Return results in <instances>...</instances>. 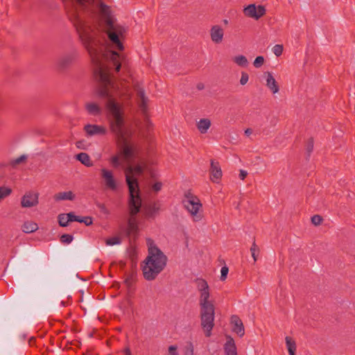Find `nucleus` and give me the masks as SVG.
Listing matches in <instances>:
<instances>
[{"mask_svg": "<svg viewBox=\"0 0 355 355\" xmlns=\"http://www.w3.org/2000/svg\"><path fill=\"white\" fill-rule=\"evenodd\" d=\"M242 13L246 18L259 20L266 13V7L257 3H250L243 6Z\"/></svg>", "mask_w": 355, "mask_h": 355, "instance_id": "423d86ee", "label": "nucleus"}, {"mask_svg": "<svg viewBox=\"0 0 355 355\" xmlns=\"http://www.w3.org/2000/svg\"><path fill=\"white\" fill-rule=\"evenodd\" d=\"M121 241V237L119 235H113L105 239V244L109 246L118 245Z\"/></svg>", "mask_w": 355, "mask_h": 355, "instance_id": "cd10ccee", "label": "nucleus"}, {"mask_svg": "<svg viewBox=\"0 0 355 355\" xmlns=\"http://www.w3.org/2000/svg\"><path fill=\"white\" fill-rule=\"evenodd\" d=\"M250 80V75L248 73L245 71H241L240 73V77H239V84L241 86H245L247 85Z\"/></svg>", "mask_w": 355, "mask_h": 355, "instance_id": "72a5a7b5", "label": "nucleus"}, {"mask_svg": "<svg viewBox=\"0 0 355 355\" xmlns=\"http://www.w3.org/2000/svg\"><path fill=\"white\" fill-rule=\"evenodd\" d=\"M230 324L233 332L239 337H243L245 334L244 326L242 320L236 315H233L230 319Z\"/></svg>", "mask_w": 355, "mask_h": 355, "instance_id": "2eb2a0df", "label": "nucleus"}, {"mask_svg": "<svg viewBox=\"0 0 355 355\" xmlns=\"http://www.w3.org/2000/svg\"><path fill=\"white\" fill-rule=\"evenodd\" d=\"M73 240V236L70 234H63L60 237V241L63 243L69 244Z\"/></svg>", "mask_w": 355, "mask_h": 355, "instance_id": "a19ab883", "label": "nucleus"}, {"mask_svg": "<svg viewBox=\"0 0 355 355\" xmlns=\"http://www.w3.org/2000/svg\"><path fill=\"white\" fill-rule=\"evenodd\" d=\"M201 326L206 337H210L214 326V312H203L201 315Z\"/></svg>", "mask_w": 355, "mask_h": 355, "instance_id": "ddd939ff", "label": "nucleus"}, {"mask_svg": "<svg viewBox=\"0 0 355 355\" xmlns=\"http://www.w3.org/2000/svg\"><path fill=\"white\" fill-rule=\"evenodd\" d=\"M250 252L254 262H256L258 259L259 254V246L255 243H253L250 248Z\"/></svg>", "mask_w": 355, "mask_h": 355, "instance_id": "2f4dec72", "label": "nucleus"}, {"mask_svg": "<svg viewBox=\"0 0 355 355\" xmlns=\"http://www.w3.org/2000/svg\"><path fill=\"white\" fill-rule=\"evenodd\" d=\"M223 171L218 162L211 159L209 168V181L215 184H220L223 179Z\"/></svg>", "mask_w": 355, "mask_h": 355, "instance_id": "9b49d317", "label": "nucleus"}, {"mask_svg": "<svg viewBox=\"0 0 355 355\" xmlns=\"http://www.w3.org/2000/svg\"><path fill=\"white\" fill-rule=\"evenodd\" d=\"M12 193V189L9 187H0V201Z\"/></svg>", "mask_w": 355, "mask_h": 355, "instance_id": "473e14b6", "label": "nucleus"}, {"mask_svg": "<svg viewBox=\"0 0 355 355\" xmlns=\"http://www.w3.org/2000/svg\"><path fill=\"white\" fill-rule=\"evenodd\" d=\"M76 159L87 167L94 166V162L92 160L90 156L85 153H80L76 155Z\"/></svg>", "mask_w": 355, "mask_h": 355, "instance_id": "6ab92c4d", "label": "nucleus"}, {"mask_svg": "<svg viewBox=\"0 0 355 355\" xmlns=\"http://www.w3.org/2000/svg\"><path fill=\"white\" fill-rule=\"evenodd\" d=\"M168 354L169 355H179L178 352V347L175 345H171L168 347Z\"/></svg>", "mask_w": 355, "mask_h": 355, "instance_id": "37998d69", "label": "nucleus"}, {"mask_svg": "<svg viewBox=\"0 0 355 355\" xmlns=\"http://www.w3.org/2000/svg\"><path fill=\"white\" fill-rule=\"evenodd\" d=\"M107 33L114 47L122 51L123 49L122 40L125 36V28L119 24L110 22L107 28Z\"/></svg>", "mask_w": 355, "mask_h": 355, "instance_id": "39448f33", "label": "nucleus"}, {"mask_svg": "<svg viewBox=\"0 0 355 355\" xmlns=\"http://www.w3.org/2000/svg\"><path fill=\"white\" fill-rule=\"evenodd\" d=\"M87 111L91 114H96L99 112V106L94 103H87L85 105Z\"/></svg>", "mask_w": 355, "mask_h": 355, "instance_id": "7c9ffc66", "label": "nucleus"}, {"mask_svg": "<svg viewBox=\"0 0 355 355\" xmlns=\"http://www.w3.org/2000/svg\"><path fill=\"white\" fill-rule=\"evenodd\" d=\"M110 163L114 167H117L120 165V157L118 155L112 156L110 159Z\"/></svg>", "mask_w": 355, "mask_h": 355, "instance_id": "4c0bfd02", "label": "nucleus"}, {"mask_svg": "<svg viewBox=\"0 0 355 355\" xmlns=\"http://www.w3.org/2000/svg\"><path fill=\"white\" fill-rule=\"evenodd\" d=\"M271 51L276 58H279L284 53V47L283 44H277L272 47Z\"/></svg>", "mask_w": 355, "mask_h": 355, "instance_id": "c756f323", "label": "nucleus"}, {"mask_svg": "<svg viewBox=\"0 0 355 355\" xmlns=\"http://www.w3.org/2000/svg\"><path fill=\"white\" fill-rule=\"evenodd\" d=\"M92 60L94 62H96L97 63V60H95V58L92 56Z\"/></svg>", "mask_w": 355, "mask_h": 355, "instance_id": "603ef678", "label": "nucleus"}, {"mask_svg": "<svg viewBox=\"0 0 355 355\" xmlns=\"http://www.w3.org/2000/svg\"><path fill=\"white\" fill-rule=\"evenodd\" d=\"M73 213L60 214L58 216V223L62 227H66L73 221Z\"/></svg>", "mask_w": 355, "mask_h": 355, "instance_id": "412c9836", "label": "nucleus"}, {"mask_svg": "<svg viewBox=\"0 0 355 355\" xmlns=\"http://www.w3.org/2000/svg\"><path fill=\"white\" fill-rule=\"evenodd\" d=\"M224 350L225 354L237 352L235 342L231 336L226 337Z\"/></svg>", "mask_w": 355, "mask_h": 355, "instance_id": "5701e85b", "label": "nucleus"}, {"mask_svg": "<svg viewBox=\"0 0 355 355\" xmlns=\"http://www.w3.org/2000/svg\"><path fill=\"white\" fill-rule=\"evenodd\" d=\"M108 106L112 116V119L110 122V128L112 131L116 132L123 124V114L120 107L116 103L111 101L109 103Z\"/></svg>", "mask_w": 355, "mask_h": 355, "instance_id": "1a4fd4ad", "label": "nucleus"}, {"mask_svg": "<svg viewBox=\"0 0 355 355\" xmlns=\"http://www.w3.org/2000/svg\"><path fill=\"white\" fill-rule=\"evenodd\" d=\"M232 62L236 66L240 67H248V65L249 64V61H248L247 57L243 54L235 55L232 58Z\"/></svg>", "mask_w": 355, "mask_h": 355, "instance_id": "4be33fe9", "label": "nucleus"}, {"mask_svg": "<svg viewBox=\"0 0 355 355\" xmlns=\"http://www.w3.org/2000/svg\"><path fill=\"white\" fill-rule=\"evenodd\" d=\"M137 96L139 98V103L141 104V106L144 107V109H145L148 103V98L145 96L144 92L143 90H139Z\"/></svg>", "mask_w": 355, "mask_h": 355, "instance_id": "c9c22d12", "label": "nucleus"}, {"mask_svg": "<svg viewBox=\"0 0 355 355\" xmlns=\"http://www.w3.org/2000/svg\"><path fill=\"white\" fill-rule=\"evenodd\" d=\"M121 153L125 159L132 157L135 151V147L133 144L123 141L121 146Z\"/></svg>", "mask_w": 355, "mask_h": 355, "instance_id": "f3484780", "label": "nucleus"}, {"mask_svg": "<svg viewBox=\"0 0 355 355\" xmlns=\"http://www.w3.org/2000/svg\"><path fill=\"white\" fill-rule=\"evenodd\" d=\"M182 205L193 221L199 222L203 218L202 203L194 192L188 190L184 193Z\"/></svg>", "mask_w": 355, "mask_h": 355, "instance_id": "7ed1b4c3", "label": "nucleus"}, {"mask_svg": "<svg viewBox=\"0 0 355 355\" xmlns=\"http://www.w3.org/2000/svg\"><path fill=\"white\" fill-rule=\"evenodd\" d=\"M83 216H77L73 214V221H77V222L81 223V220H83Z\"/></svg>", "mask_w": 355, "mask_h": 355, "instance_id": "a18cd8bd", "label": "nucleus"}, {"mask_svg": "<svg viewBox=\"0 0 355 355\" xmlns=\"http://www.w3.org/2000/svg\"><path fill=\"white\" fill-rule=\"evenodd\" d=\"M211 125V121L208 118L200 119L196 123L197 129H198V132L201 134L207 133Z\"/></svg>", "mask_w": 355, "mask_h": 355, "instance_id": "a211bd4d", "label": "nucleus"}, {"mask_svg": "<svg viewBox=\"0 0 355 355\" xmlns=\"http://www.w3.org/2000/svg\"><path fill=\"white\" fill-rule=\"evenodd\" d=\"M101 175L105 187L112 191H116L119 188V183L114 175V173L106 168L101 169Z\"/></svg>", "mask_w": 355, "mask_h": 355, "instance_id": "f8f14e48", "label": "nucleus"}, {"mask_svg": "<svg viewBox=\"0 0 355 355\" xmlns=\"http://www.w3.org/2000/svg\"><path fill=\"white\" fill-rule=\"evenodd\" d=\"M228 272H229L228 268H227V267H226V266H223V267H222V268L220 269V279L222 282H224V281H225V280H226L227 277Z\"/></svg>", "mask_w": 355, "mask_h": 355, "instance_id": "ea45409f", "label": "nucleus"}, {"mask_svg": "<svg viewBox=\"0 0 355 355\" xmlns=\"http://www.w3.org/2000/svg\"><path fill=\"white\" fill-rule=\"evenodd\" d=\"M123 352L125 355H132L130 349L128 347L125 348Z\"/></svg>", "mask_w": 355, "mask_h": 355, "instance_id": "49530a36", "label": "nucleus"}, {"mask_svg": "<svg viewBox=\"0 0 355 355\" xmlns=\"http://www.w3.org/2000/svg\"><path fill=\"white\" fill-rule=\"evenodd\" d=\"M128 232L135 233L137 231V225L134 220H130L128 224Z\"/></svg>", "mask_w": 355, "mask_h": 355, "instance_id": "58836bf2", "label": "nucleus"}, {"mask_svg": "<svg viewBox=\"0 0 355 355\" xmlns=\"http://www.w3.org/2000/svg\"><path fill=\"white\" fill-rule=\"evenodd\" d=\"M311 221L313 225L318 227L323 223L324 219L320 215L315 214L311 218Z\"/></svg>", "mask_w": 355, "mask_h": 355, "instance_id": "f704fd0d", "label": "nucleus"}, {"mask_svg": "<svg viewBox=\"0 0 355 355\" xmlns=\"http://www.w3.org/2000/svg\"><path fill=\"white\" fill-rule=\"evenodd\" d=\"M84 130L88 136L104 135L107 130L104 126L88 124L84 127Z\"/></svg>", "mask_w": 355, "mask_h": 355, "instance_id": "dca6fc26", "label": "nucleus"}, {"mask_svg": "<svg viewBox=\"0 0 355 355\" xmlns=\"http://www.w3.org/2000/svg\"><path fill=\"white\" fill-rule=\"evenodd\" d=\"M81 223H84L87 226H89L92 224L93 220H92V217L84 216V217H83V220H81Z\"/></svg>", "mask_w": 355, "mask_h": 355, "instance_id": "79ce46f5", "label": "nucleus"}, {"mask_svg": "<svg viewBox=\"0 0 355 355\" xmlns=\"http://www.w3.org/2000/svg\"><path fill=\"white\" fill-rule=\"evenodd\" d=\"M24 159H25V157H24V156H23V157H19V159H17V163L21 162H23Z\"/></svg>", "mask_w": 355, "mask_h": 355, "instance_id": "de8ad7c7", "label": "nucleus"}, {"mask_svg": "<svg viewBox=\"0 0 355 355\" xmlns=\"http://www.w3.org/2000/svg\"><path fill=\"white\" fill-rule=\"evenodd\" d=\"M38 228V224L33 220H27L21 226L22 231L28 234L36 232Z\"/></svg>", "mask_w": 355, "mask_h": 355, "instance_id": "aec40b11", "label": "nucleus"}, {"mask_svg": "<svg viewBox=\"0 0 355 355\" xmlns=\"http://www.w3.org/2000/svg\"><path fill=\"white\" fill-rule=\"evenodd\" d=\"M89 0H80L81 2L89 1Z\"/></svg>", "mask_w": 355, "mask_h": 355, "instance_id": "864d4df0", "label": "nucleus"}, {"mask_svg": "<svg viewBox=\"0 0 355 355\" xmlns=\"http://www.w3.org/2000/svg\"><path fill=\"white\" fill-rule=\"evenodd\" d=\"M202 87H203V86H202V85H200H200H198V89H202Z\"/></svg>", "mask_w": 355, "mask_h": 355, "instance_id": "3c124183", "label": "nucleus"}, {"mask_svg": "<svg viewBox=\"0 0 355 355\" xmlns=\"http://www.w3.org/2000/svg\"><path fill=\"white\" fill-rule=\"evenodd\" d=\"M56 199L58 200H73L75 198V194L72 191H64L56 195Z\"/></svg>", "mask_w": 355, "mask_h": 355, "instance_id": "a878e982", "label": "nucleus"}, {"mask_svg": "<svg viewBox=\"0 0 355 355\" xmlns=\"http://www.w3.org/2000/svg\"><path fill=\"white\" fill-rule=\"evenodd\" d=\"M184 355H193V345L192 343L188 342L183 348Z\"/></svg>", "mask_w": 355, "mask_h": 355, "instance_id": "e433bc0d", "label": "nucleus"}, {"mask_svg": "<svg viewBox=\"0 0 355 355\" xmlns=\"http://www.w3.org/2000/svg\"><path fill=\"white\" fill-rule=\"evenodd\" d=\"M209 37L211 42L214 44H220L225 39V30L219 24L213 25L209 31Z\"/></svg>", "mask_w": 355, "mask_h": 355, "instance_id": "4468645a", "label": "nucleus"}, {"mask_svg": "<svg viewBox=\"0 0 355 355\" xmlns=\"http://www.w3.org/2000/svg\"><path fill=\"white\" fill-rule=\"evenodd\" d=\"M77 147H79V143L76 144Z\"/></svg>", "mask_w": 355, "mask_h": 355, "instance_id": "5fc2aeb1", "label": "nucleus"}, {"mask_svg": "<svg viewBox=\"0 0 355 355\" xmlns=\"http://www.w3.org/2000/svg\"><path fill=\"white\" fill-rule=\"evenodd\" d=\"M285 340L289 355H295V352L296 351L295 341L289 336H286Z\"/></svg>", "mask_w": 355, "mask_h": 355, "instance_id": "393cba45", "label": "nucleus"}, {"mask_svg": "<svg viewBox=\"0 0 355 355\" xmlns=\"http://www.w3.org/2000/svg\"><path fill=\"white\" fill-rule=\"evenodd\" d=\"M40 193L35 190L26 191L20 198V206L24 209H32L38 206Z\"/></svg>", "mask_w": 355, "mask_h": 355, "instance_id": "0eeeda50", "label": "nucleus"}, {"mask_svg": "<svg viewBox=\"0 0 355 355\" xmlns=\"http://www.w3.org/2000/svg\"><path fill=\"white\" fill-rule=\"evenodd\" d=\"M144 163L128 164L124 169L125 184L128 187V205L130 216H135L142 207L143 200L139 182V177L143 174Z\"/></svg>", "mask_w": 355, "mask_h": 355, "instance_id": "f257e3e1", "label": "nucleus"}, {"mask_svg": "<svg viewBox=\"0 0 355 355\" xmlns=\"http://www.w3.org/2000/svg\"><path fill=\"white\" fill-rule=\"evenodd\" d=\"M247 175H248V173L245 171H240V172H239V178L241 180H244L246 178Z\"/></svg>", "mask_w": 355, "mask_h": 355, "instance_id": "c03bdc74", "label": "nucleus"}, {"mask_svg": "<svg viewBox=\"0 0 355 355\" xmlns=\"http://www.w3.org/2000/svg\"><path fill=\"white\" fill-rule=\"evenodd\" d=\"M200 292V306L205 311H213L217 309L215 300L211 297L210 288L208 282L202 279L197 281Z\"/></svg>", "mask_w": 355, "mask_h": 355, "instance_id": "20e7f679", "label": "nucleus"}, {"mask_svg": "<svg viewBox=\"0 0 355 355\" xmlns=\"http://www.w3.org/2000/svg\"><path fill=\"white\" fill-rule=\"evenodd\" d=\"M96 76L102 84V89L99 94L103 97L107 96V85L110 83V73L107 67L103 64H99L96 69Z\"/></svg>", "mask_w": 355, "mask_h": 355, "instance_id": "9d476101", "label": "nucleus"}, {"mask_svg": "<svg viewBox=\"0 0 355 355\" xmlns=\"http://www.w3.org/2000/svg\"><path fill=\"white\" fill-rule=\"evenodd\" d=\"M167 263V257L164 252L155 245L148 248V255L141 264L144 277L147 280L154 279L164 270Z\"/></svg>", "mask_w": 355, "mask_h": 355, "instance_id": "f03ea898", "label": "nucleus"}, {"mask_svg": "<svg viewBox=\"0 0 355 355\" xmlns=\"http://www.w3.org/2000/svg\"><path fill=\"white\" fill-rule=\"evenodd\" d=\"M110 60L115 67V70L119 71L121 69V56L119 54L112 52L110 54Z\"/></svg>", "mask_w": 355, "mask_h": 355, "instance_id": "bb28decb", "label": "nucleus"}, {"mask_svg": "<svg viewBox=\"0 0 355 355\" xmlns=\"http://www.w3.org/2000/svg\"><path fill=\"white\" fill-rule=\"evenodd\" d=\"M223 22H224V24H228V20L225 19V20H223Z\"/></svg>", "mask_w": 355, "mask_h": 355, "instance_id": "8fccbe9b", "label": "nucleus"}, {"mask_svg": "<svg viewBox=\"0 0 355 355\" xmlns=\"http://www.w3.org/2000/svg\"><path fill=\"white\" fill-rule=\"evenodd\" d=\"M225 355H237V352L225 354Z\"/></svg>", "mask_w": 355, "mask_h": 355, "instance_id": "09e8293b", "label": "nucleus"}, {"mask_svg": "<svg viewBox=\"0 0 355 355\" xmlns=\"http://www.w3.org/2000/svg\"><path fill=\"white\" fill-rule=\"evenodd\" d=\"M263 81L264 86L272 95L278 94L281 89V85L277 80L274 72L266 71L263 73Z\"/></svg>", "mask_w": 355, "mask_h": 355, "instance_id": "6e6552de", "label": "nucleus"}, {"mask_svg": "<svg viewBox=\"0 0 355 355\" xmlns=\"http://www.w3.org/2000/svg\"><path fill=\"white\" fill-rule=\"evenodd\" d=\"M149 186L153 193H157L162 190L164 183L159 179H153L150 182Z\"/></svg>", "mask_w": 355, "mask_h": 355, "instance_id": "b1692460", "label": "nucleus"}, {"mask_svg": "<svg viewBox=\"0 0 355 355\" xmlns=\"http://www.w3.org/2000/svg\"><path fill=\"white\" fill-rule=\"evenodd\" d=\"M266 63V60L263 55H258L257 56L253 62H252V66L255 69H259L261 68L263 66H264Z\"/></svg>", "mask_w": 355, "mask_h": 355, "instance_id": "c85d7f7f", "label": "nucleus"}]
</instances>
